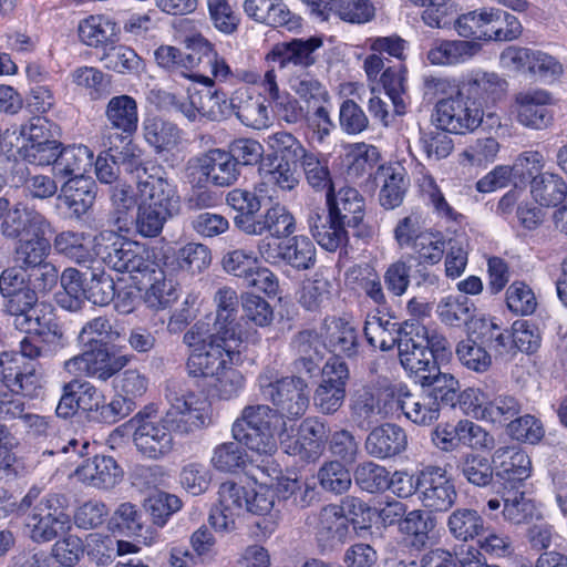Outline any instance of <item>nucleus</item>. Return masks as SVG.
<instances>
[{"label": "nucleus", "instance_id": "nucleus-1", "mask_svg": "<svg viewBox=\"0 0 567 567\" xmlns=\"http://www.w3.org/2000/svg\"><path fill=\"white\" fill-rule=\"evenodd\" d=\"M244 340L234 333L223 334L212 330L208 322H196L183 337V342L189 350L186 363L188 374L209 379L226 365L239 364L238 348Z\"/></svg>", "mask_w": 567, "mask_h": 567}, {"label": "nucleus", "instance_id": "nucleus-2", "mask_svg": "<svg viewBox=\"0 0 567 567\" xmlns=\"http://www.w3.org/2000/svg\"><path fill=\"white\" fill-rule=\"evenodd\" d=\"M66 508L64 495L41 496L37 487L30 488L18 505V512L25 516V526L35 543L51 542L70 529L71 520Z\"/></svg>", "mask_w": 567, "mask_h": 567}, {"label": "nucleus", "instance_id": "nucleus-3", "mask_svg": "<svg viewBox=\"0 0 567 567\" xmlns=\"http://www.w3.org/2000/svg\"><path fill=\"white\" fill-rule=\"evenodd\" d=\"M280 426H285V422L274 409L252 404L243 409L231 426V434L251 452L271 456L278 447L277 437L282 435Z\"/></svg>", "mask_w": 567, "mask_h": 567}, {"label": "nucleus", "instance_id": "nucleus-4", "mask_svg": "<svg viewBox=\"0 0 567 567\" xmlns=\"http://www.w3.org/2000/svg\"><path fill=\"white\" fill-rule=\"evenodd\" d=\"M35 336L29 334L20 341L19 352L0 353V380L6 386L21 391L23 396H35L40 375L37 359L43 355L44 348Z\"/></svg>", "mask_w": 567, "mask_h": 567}, {"label": "nucleus", "instance_id": "nucleus-5", "mask_svg": "<svg viewBox=\"0 0 567 567\" xmlns=\"http://www.w3.org/2000/svg\"><path fill=\"white\" fill-rule=\"evenodd\" d=\"M188 79L198 81L206 90H198L194 84L186 89V96L169 94V103L190 122L206 118L219 121L227 117V99L225 93L212 90L214 80L205 75H187Z\"/></svg>", "mask_w": 567, "mask_h": 567}, {"label": "nucleus", "instance_id": "nucleus-6", "mask_svg": "<svg viewBox=\"0 0 567 567\" xmlns=\"http://www.w3.org/2000/svg\"><path fill=\"white\" fill-rule=\"evenodd\" d=\"M262 398L274 404L281 419L301 417L309 405L308 384L299 377H285L272 380L269 375L259 377Z\"/></svg>", "mask_w": 567, "mask_h": 567}, {"label": "nucleus", "instance_id": "nucleus-7", "mask_svg": "<svg viewBox=\"0 0 567 567\" xmlns=\"http://www.w3.org/2000/svg\"><path fill=\"white\" fill-rule=\"evenodd\" d=\"M260 259L271 266H289L296 270H309L316 264V247L307 236H292L277 240L264 237L257 244Z\"/></svg>", "mask_w": 567, "mask_h": 567}, {"label": "nucleus", "instance_id": "nucleus-8", "mask_svg": "<svg viewBox=\"0 0 567 567\" xmlns=\"http://www.w3.org/2000/svg\"><path fill=\"white\" fill-rule=\"evenodd\" d=\"M167 399L169 408L166 412V421L176 431L187 434L212 424V404L205 395L168 389Z\"/></svg>", "mask_w": 567, "mask_h": 567}, {"label": "nucleus", "instance_id": "nucleus-9", "mask_svg": "<svg viewBox=\"0 0 567 567\" xmlns=\"http://www.w3.org/2000/svg\"><path fill=\"white\" fill-rule=\"evenodd\" d=\"M101 236L107 240L114 238L103 252V261L110 268L118 272H127L133 278H137V275L145 277L146 272L154 270L157 261L154 258V252L144 244L120 238L112 231Z\"/></svg>", "mask_w": 567, "mask_h": 567}, {"label": "nucleus", "instance_id": "nucleus-10", "mask_svg": "<svg viewBox=\"0 0 567 567\" xmlns=\"http://www.w3.org/2000/svg\"><path fill=\"white\" fill-rule=\"evenodd\" d=\"M483 115V110L476 101L460 92L454 97L443 99L436 103L433 122L444 132L465 134L481 125Z\"/></svg>", "mask_w": 567, "mask_h": 567}, {"label": "nucleus", "instance_id": "nucleus-11", "mask_svg": "<svg viewBox=\"0 0 567 567\" xmlns=\"http://www.w3.org/2000/svg\"><path fill=\"white\" fill-rule=\"evenodd\" d=\"M131 423L135 426L133 441L145 457L158 460L167 455L174 446L172 432L165 417H157L154 410L138 412Z\"/></svg>", "mask_w": 567, "mask_h": 567}, {"label": "nucleus", "instance_id": "nucleus-12", "mask_svg": "<svg viewBox=\"0 0 567 567\" xmlns=\"http://www.w3.org/2000/svg\"><path fill=\"white\" fill-rule=\"evenodd\" d=\"M137 204H145L174 213L179 204L176 186L168 181L161 166H143L136 169Z\"/></svg>", "mask_w": 567, "mask_h": 567}, {"label": "nucleus", "instance_id": "nucleus-13", "mask_svg": "<svg viewBox=\"0 0 567 567\" xmlns=\"http://www.w3.org/2000/svg\"><path fill=\"white\" fill-rule=\"evenodd\" d=\"M425 326L415 320L405 321L401 324L399 338V359L403 369L413 375L416 382L433 367L436 362L433 360V353L426 348Z\"/></svg>", "mask_w": 567, "mask_h": 567}, {"label": "nucleus", "instance_id": "nucleus-14", "mask_svg": "<svg viewBox=\"0 0 567 567\" xmlns=\"http://www.w3.org/2000/svg\"><path fill=\"white\" fill-rule=\"evenodd\" d=\"M128 362V355L112 353L106 346L100 344L66 360L64 369L73 375L85 374L106 382L124 369Z\"/></svg>", "mask_w": 567, "mask_h": 567}, {"label": "nucleus", "instance_id": "nucleus-15", "mask_svg": "<svg viewBox=\"0 0 567 567\" xmlns=\"http://www.w3.org/2000/svg\"><path fill=\"white\" fill-rule=\"evenodd\" d=\"M417 498L430 512H446L457 498V492L445 468L427 465L419 472Z\"/></svg>", "mask_w": 567, "mask_h": 567}, {"label": "nucleus", "instance_id": "nucleus-16", "mask_svg": "<svg viewBox=\"0 0 567 567\" xmlns=\"http://www.w3.org/2000/svg\"><path fill=\"white\" fill-rule=\"evenodd\" d=\"M190 183L209 181L216 186H229L237 181L239 172L233 156L219 148L210 150L187 163Z\"/></svg>", "mask_w": 567, "mask_h": 567}, {"label": "nucleus", "instance_id": "nucleus-17", "mask_svg": "<svg viewBox=\"0 0 567 567\" xmlns=\"http://www.w3.org/2000/svg\"><path fill=\"white\" fill-rule=\"evenodd\" d=\"M247 487L233 481L220 484L218 488V502L212 509L209 523L224 533L236 529L238 520L247 509Z\"/></svg>", "mask_w": 567, "mask_h": 567}, {"label": "nucleus", "instance_id": "nucleus-18", "mask_svg": "<svg viewBox=\"0 0 567 567\" xmlns=\"http://www.w3.org/2000/svg\"><path fill=\"white\" fill-rule=\"evenodd\" d=\"M393 396L390 389H381L370 384H361L351 393L350 410L353 422L367 429L373 422L385 419L390 412L389 398Z\"/></svg>", "mask_w": 567, "mask_h": 567}, {"label": "nucleus", "instance_id": "nucleus-19", "mask_svg": "<svg viewBox=\"0 0 567 567\" xmlns=\"http://www.w3.org/2000/svg\"><path fill=\"white\" fill-rule=\"evenodd\" d=\"M348 378V367L338 358L331 359L324 364L322 380L313 395L315 405L322 413H334L341 408L346 398Z\"/></svg>", "mask_w": 567, "mask_h": 567}, {"label": "nucleus", "instance_id": "nucleus-20", "mask_svg": "<svg viewBox=\"0 0 567 567\" xmlns=\"http://www.w3.org/2000/svg\"><path fill=\"white\" fill-rule=\"evenodd\" d=\"M231 114L244 125L256 130L267 127L270 122L265 99L247 87L235 90L227 101V116Z\"/></svg>", "mask_w": 567, "mask_h": 567}, {"label": "nucleus", "instance_id": "nucleus-21", "mask_svg": "<svg viewBox=\"0 0 567 567\" xmlns=\"http://www.w3.org/2000/svg\"><path fill=\"white\" fill-rule=\"evenodd\" d=\"M482 44L467 39H436L426 52V60L432 65L456 66L465 64L477 56L482 51Z\"/></svg>", "mask_w": 567, "mask_h": 567}, {"label": "nucleus", "instance_id": "nucleus-22", "mask_svg": "<svg viewBox=\"0 0 567 567\" xmlns=\"http://www.w3.org/2000/svg\"><path fill=\"white\" fill-rule=\"evenodd\" d=\"M49 219L33 208L22 204H8L3 221L0 223V233L7 239H22L33 233L48 228Z\"/></svg>", "mask_w": 567, "mask_h": 567}, {"label": "nucleus", "instance_id": "nucleus-23", "mask_svg": "<svg viewBox=\"0 0 567 567\" xmlns=\"http://www.w3.org/2000/svg\"><path fill=\"white\" fill-rule=\"evenodd\" d=\"M73 475L86 486L110 489L121 482L123 472L113 457L95 455L79 465Z\"/></svg>", "mask_w": 567, "mask_h": 567}, {"label": "nucleus", "instance_id": "nucleus-24", "mask_svg": "<svg viewBox=\"0 0 567 567\" xmlns=\"http://www.w3.org/2000/svg\"><path fill=\"white\" fill-rule=\"evenodd\" d=\"M315 535L323 549L342 545L349 535V519L343 507L336 504L323 506L317 515Z\"/></svg>", "mask_w": 567, "mask_h": 567}, {"label": "nucleus", "instance_id": "nucleus-25", "mask_svg": "<svg viewBox=\"0 0 567 567\" xmlns=\"http://www.w3.org/2000/svg\"><path fill=\"white\" fill-rule=\"evenodd\" d=\"M13 326L27 334L41 338L43 342L62 337L54 307L47 302H38L22 317L13 319Z\"/></svg>", "mask_w": 567, "mask_h": 567}, {"label": "nucleus", "instance_id": "nucleus-26", "mask_svg": "<svg viewBox=\"0 0 567 567\" xmlns=\"http://www.w3.org/2000/svg\"><path fill=\"white\" fill-rule=\"evenodd\" d=\"M327 204L331 219L347 227H357L364 217V199L355 188L327 192Z\"/></svg>", "mask_w": 567, "mask_h": 567}, {"label": "nucleus", "instance_id": "nucleus-27", "mask_svg": "<svg viewBox=\"0 0 567 567\" xmlns=\"http://www.w3.org/2000/svg\"><path fill=\"white\" fill-rule=\"evenodd\" d=\"M322 45L321 38L311 37L309 39H293L288 42L276 44L270 52L267 53L268 62L278 63L284 69L289 63L301 66H310L316 62L315 51Z\"/></svg>", "mask_w": 567, "mask_h": 567}, {"label": "nucleus", "instance_id": "nucleus-28", "mask_svg": "<svg viewBox=\"0 0 567 567\" xmlns=\"http://www.w3.org/2000/svg\"><path fill=\"white\" fill-rule=\"evenodd\" d=\"M243 225V233L251 236L274 237L277 240L287 238L296 231V220L292 214L282 205L276 204L258 217L256 223Z\"/></svg>", "mask_w": 567, "mask_h": 567}, {"label": "nucleus", "instance_id": "nucleus-29", "mask_svg": "<svg viewBox=\"0 0 567 567\" xmlns=\"http://www.w3.org/2000/svg\"><path fill=\"white\" fill-rule=\"evenodd\" d=\"M406 445L405 432L391 423L374 427L368 434L364 443L367 453L380 460L399 455L406 449Z\"/></svg>", "mask_w": 567, "mask_h": 567}, {"label": "nucleus", "instance_id": "nucleus-30", "mask_svg": "<svg viewBox=\"0 0 567 567\" xmlns=\"http://www.w3.org/2000/svg\"><path fill=\"white\" fill-rule=\"evenodd\" d=\"M52 234V225H49L48 228H42L18 240L13 249L17 265L22 269L30 270L45 262L51 251L50 236Z\"/></svg>", "mask_w": 567, "mask_h": 567}, {"label": "nucleus", "instance_id": "nucleus-31", "mask_svg": "<svg viewBox=\"0 0 567 567\" xmlns=\"http://www.w3.org/2000/svg\"><path fill=\"white\" fill-rule=\"evenodd\" d=\"M496 475L508 482H522L530 476L529 456L518 446H501L492 456Z\"/></svg>", "mask_w": 567, "mask_h": 567}, {"label": "nucleus", "instance_id": "nucleus-32", "mask_svg": "<svg viewBox=\"0 0 567 567\" xmlns=\"http://www.w3.org/2000/svg\"><path fill=\"white\" fill-rule=\"evenodd\" d=\"M398 406L410 421L420 425H429L440 416V402L431 393L414 394L401 388Z\"/></svg>", "mask_w": 567, "mask_h": 567}, {"label": "nucleus", "instance_id": "nucleus-33", "mask_svg": "<svg viewBox=\"0 0 567 567\" xmlns=\"http://www.w3.org/2000/svg\"><path fill=\"white\" fill-rule=\"evenodd\" d=\"M216 305V318L212 330L219 331L220 333L230 334L246 339L247 336L243 330L241 322L236 320L239 299L235 289L230 287L219 288L214 296Z\"/></svg>", "mask_w": 567, "mask_h": 567}, {"label": "nucleus", "instance_id": "nucleus-34", "mask_svg": "<svg viewBox=\"0 0 567 567\" xmlns=\"http://www.w3.org/2000/svg\"><path fill=\"white\" fill-rule=\"evenodd\" d=\"M93 152L85 145H73L59 151L53 165L55 178L66 182L84 181L83 176L92 166Z\"/></svg>", "mask_w": 567, "mask_h": 567}, {"label": "nucleus", "instance_id": "nucleus-35", "mask_svg": "<svg viewBox=\"0 0 567 567\" xmlns=\"http://www.w3.org/2000/svg\"><path fill=\"white\" fill-rule=\"evenodd\" d=\"M327 348L337 355L353 357L358 352V334L352 324L341 318H327L321 327Z\"/></svg>", "mask_w": 567, "mask_h": 567}, {"label": "nucleus", "instance_id": "nucleus-36", "mask_svg": "<svg viewBox=\"0 0 567 567\" xmlns=\"http://www.w3.org/2000/svg\"><path fill=\"white\" fill-rule=\"evenodd\" d=\"M549 102V94L543 90L519 93L516 96L518 121L525 126L537 130L547 126L551 118L547 110Z\"/></svg>", "mask_w": 567, "mask_h": 567}, {"label": "nucleus", "instance_id": "nucleus-37", "mask_svg": "<svg viewBox=\"0 0 567 567\" xmlns=\"http://www.w3.org/2000/svg\"><path fill=\"white\" fill-rule=\"evenodd\" d=\"M105 118L109 125L126 136L136 132L138 126V109L136 100L127 94L115 95L105 106Z\"/></svg>", "mask_w": 567, "mask_h": 567}, {"label": "nucleus", "instance_id": "nucleus-38", "mask_svg": "<svg viewBox=\"0 0 567 567\" xmlns=\"http://www.w3.org/2000/svg\"><path fill=\"white\" fill-rule=\"evenodd\" d=\"M497 8H482L461 14L454 21V30L468 41L489 42V32L495 25Z\"/></svg>", "mask_w": 567, "mask_h": 567}, {"label": "nucleus", "instance_id": "nucleus-39", "mask_svg": "<svg viewBox=\"0 0 567 567\" xmlns=\"http://www.w3.org/2000/svg\"><path fill=\"white\" fill-rule=\"evenodd\" d=\"M321 334L313 331H302L295 339V347L298 353L296 369L313 375L319 370V364L328 351L327 344L321 341Z\"/></svg>", "mask_w": 567, "mask_h": 567}, {"label": "nucleus", "instance_id": "nucleus-40", "mask_svg": "<svg viewBox=\"0 0 567 567\" xmlns=\"http://www.w3.org/2000/svg\"><path fill=\"white\" fill-rule=\"evenodd\" d=\"M247 509L246 512L254 515L264 516L262 523H258V527L265 533L271 534L279 519V512L274 511L276 492L266 483L255 487H247Z\"/></svg>", "mask_w": 567, "mask_h": 567}, {"label": "nucleus", "instance_id": "nucleus-41", "mask_svg": "<svg viewBox=\"0 0 567 567\" xmlns=\"http://www.w3.org/2000/svg\"><path fill=\"white\" fill-rule=\"evenodd\" d=\"M150 282L144 295V302L154 310L159 311L171 307L177 300V291L172 280L166 275L158 262L155 264L154 270L146 272L145 277Z\"/></svg>", "mask_w": 567, "mask_h": 567}, {"label": "nucleus", "instance_id": "nucleus-42", "mask_svg": "<svg viewBox=\"0 0 567 567\" xmlns=\"http://www.w3.org/2000/svg\"><path fill=\"white\" fill-rule=\"evenodd\" d=\"M470 95L485 102L502 99L508 87L506 79L493 71L473 70L464 82Z\"/></svg>", "mask_w": 567, "mask_h": 567}, {"label": "nucleus", "instance_id": "nucleus-43", "mask_svg": "<svg viewBox=\"0 0 567 567\" xmlns=\"http://www.w3.org/2000/svg\"><path fill=\"white\" fill-rule=\"evenodd\" d=\"M55 251L79 265L97 262L94 258L90 236L85 233L64 230L59 233L53 240Z\"/></svg>", "mask_w": 567, "mask_h": 567}, {"label": "nucleus", "instance_id": "nucleus-44", "mask_svg": "<svg viewBox=\"0 0 567 567\" xmlns=\"http://www.w3.org/2000/svg\"><path fill=\"white\" fill-rule=\"evenodd\" d=\"M326 437L324 424L312 419H307L300 427V437L292 445L285 447L291 455H299L301 458H315L319 455L321 442Z\"/></svg>", "mask_w": 567, "mask_h": 567}, {"label": "nucleus", "instance_id": "nucleus-45", "mask_svg": "<svg viewBox=\"0 0 567 567\" xmlns=\"http://www.w3.org/2000/svg\"><path fill=\"white\" fill-rule=\"evenodd\" d=\"M530 193L542 206H556L567 196L565 179L555 173H542L530 182Z\"/></svg>", "mask_w": 567, "mask_h": 567}, {"label": "nucleus", "instance_id": "nucleus-46", "mask_svg": "<svg viewBox=\"0 0 567 567\" xmlns=\"http://www.w3.org/2000/svg\"><path fill=\"white\" fill-rule=\"evenodd\" d=\"M145 141L156 153L172 151L181 143V131L176 124L159 117L148 118L143 125Z\"/></svg>", "mask_w": 567, "mask_h": 567}, {"label": "nucleus", "instance_id": "nucleus-47", "mask_svg": "<svg viewBox=\"0 0 567 567\" xmlns=\"http://www.w3.org/2000/svg\"><path fill=\"white\" fill-rule=\"evenodd\" d=\"M363 331L367 341L374 348L388 351L395 344L399 347L401 326L390 319L378 315L368 316Z\"/></svg>", "mask_w": 567, "mask_h": 567}, {"label": "nucleus", "instance_id": "nucleus-48", "mask_svg": "<svg viewBox=\"0 0 567 567\" xmlns=\"http://www.w3.org/2000/svg\"><path fill=\"white\" fill-rule=\"evenodd\" d=\"M382 179L380 189V203L386 209H393L401 205L408 188L405 171L401 166L382 167L379 172Z\"/></svg>", "mask_w": 567, "mask_h": 567}, {"label": "nucleus", "instance_id": "nucleus-49", "mask_svg": "<svg viewBox=\"0 0 567 567\" xmlns=\"http://www.w3.org/2000/svg\"><path fill=\"white\" fill-rule=\"evenodd\" d=\"M502 501L504 503L503 516L512 524H528L542 516L534 501L524 492L508 491L503 495Z\"/></svg>", "mask_w": 567, "mask_h": 567}, {"label": "nucleus", "instance_id": "nucleus-50", "mask_svg": "<svg viewBox=\"0 0 567 567\" xmlns=\"http://www.w3.org/2000/svg\"><path fill=\"white\" fill-rule=\"evenodd\" d=\"M266 195L260 194L255 189V193H250L245 189H233L227 194L226 202L239 214L234 218L235 226L243 231V225L245 223H256L258 217L256 214L261 208V198ZM271 197V195H267Z\"/></svg>", "mask_w": 567, "mask_h": 567}, {"label": "nucleus", "instance_id": "nucleus-51", "mask_svg": "<svg viewBox=\"0 0 567 567\" xmlns=\"http://www.w3.org/2000/svg\"><path fill=\"white\" fill-rule=\"evenodd\" d=\"M118 33L116 23L105 16H90L79 25L81 40L90 47H99L115 40Z\"/></svg>", "mask_w": 567, "mask_h": 567}, {"label": "nucleus", "instance_id": "nucleus-52", "mask_svg": "<svg viewBox=\"0 0 567 567\" xmlns=\"http://www.w3.org/2000/svg\"><path fill=\"white\" fill-rule=\"evenodd\" d=\"M90 181L65 182L60 198L76 218L85 215L94 204L95 192Z\"/></svg>", "mask_w": 567, "mask_h": 567}, {"label": "nucleus", "instance_id": "nucleus-53", "mask_svg": "<svg viewBox=\"0 0 567 567\" xmlns=\"http://www.w3.org/2000/svg\"><path fill=\"white\" fill-rule=\"evenodd\" d=\"M447 528L458 540L467 542L484 532L483 517L472 508H457L447 518Z\"/></svg>", "mask_w": 567, "mask_h": 567}, {"label": "nucleus", "instance_id": "nucleus-54", "mask_svg": "<svg viewBox=\"0 0 567 567\" xmlns=\"http://www.w3.org/2000/svg\"><path fill=\"white\" fill-rule=\"evenodd\" d=\"M417 383L423 388H432L430 393L435 395L437 401L440 398L445 404L456 405L455 400L458 395L460 382L452 373L442 372L437 364L429 370Z\"/></svg>", "mask_w": 567, "mask_h": 567}, {"label": "nucleus", "instance_id": "nucleus-55", "mask_svg": "<svg viewBox=\"0 0 567 567\" xmlns=\"http://www.w3.org/2000/svg\"><path fill=\"white\" fill-rule=\"evenodd\" d=\"M115 284L112 277L101 268L87 267L85 270V299L97 306L113 301Z\"/></svg>", "mask_w": 567, "mask_h": 567}, {"label": "nucleus", "instance_id": "nucleus-56", "mask_svg": "<svg viewBox=\"0 0 567 567\" xmlns=\"http://www.w3.org/2000/svg\"><path fill=\"white\" fill-rule=\"evenodd\" d=\"M101 61L107 70L120 74H137L144 70L142 58L126 45L110 48L104 52Z\"/></svg>", "mask_w": 567, "mask_h": 567}, {"label": "nucleus", "instance_id": "nucleus-57", "mask_svg": "<svg viewBox=\"0 0 567 567\" xmlns=\"http://www.w3.org/2000/svg\"><path fill=\"white\" fill-rule=\"evenodd\" d=\"M60 280L64 292L58 295V303L70 311L79 310L82 298H85V271L66 268Z\"/></svg>", "mask_w": 567, "mask_h": 567}, {"label": "nucleus", "instance_id": "nucleus-58", "mask_svg": "<svg viewBox=\"0 0 567 567\" xmlns=\"http://www.w3.org/2000/svg\"><path fill=\"white\" fill-rule=\"evenodd\" d=\"M346 281L359 288L377 305L385 303V295L378 274L369 266H354L346 274Z\"/></svg>", "mask_w": 567, "mask_h": 567}, {"label": "nucleus", "instance_id": "nucleus-59", "mask_svg": "<svg viewBox=\"0 0 567 567\" xmlns=\"http://www.w3.org/2000/svg\"><path fill=\"white\" fill-rule=\"evenodd\" d=\"M8 138L10 146H18L20 138L22 144H42L53 140L49 122L43 117H33L25 124L6 130L4 141Z\"/></svg>", "mask_w": 567, "mask_h": 567}, {"label": "nucleus", "instance_id": "nucleus-60", "mask_svg": "<svg viewBox=\"0 0 567 567\" xmlns=\"http://www.w3.org/2000/svg\"><path fill=\"white\" fill-rule=\"evenodd\" d=\"M174 213L137 204L136 216L132 224L135 233L143 238H154L161 235L164 225L173 216Z\"/></svg>", "mask_w": 567, "mask_h": 567}, {"label": "nucleus", "instance_id": "nucleus-61", "mask_svg": "<svg viewBox=\"0 0 567 567\" xmlns=\"http://www.w3.org/2000/svg\"><path fill=\"white\" fill-rule=\"evenodd\" d=\"M331 298L332 284L327 278L315 276L303 281L298 301L305 309L316 311L327 307Z\"/></svg>", "mask_w": 567, "mask_h": 567}, {"label": "nucleus", "instance_id": "nucleus-62", "mask_svg": "<svg viewBox=\"0 0 567 567\" xmlns=\"http://www.w3.org/2000/svg\"><path fill=\"white\" fill-rule=\"evenodd\" d=\"M308 184L317 189H332V179L328 159L319 154L306 151L298 161Z\"/></svg>", "mask_w": 567, "mask_h": 567}, {"label": "nucleus", "instance_id": "nucleus-63", "mask_svg": "<svg viewBox=\"0 0 567 567\" xmlns=\"http://www.w3.org/2000/svg\"><path fill=\"white\" fill-rule=\"evenodd\" d=\"M111 219L113 225L120 231H128L132 224L131 212L136 200L128 185L118 184L112 189L111 194Z\"/></svg>", "mask_w": 567, "mask_h": 567}, {"label": "nucleus", "instance_id": "nucleus-64", "mask_svg": "<svg viewBox=\"0 0 567 567\" xmlns=\"http://www.w3.org/2000/svg\"><path fill=\"white\" fill-rule=\"evenodd\" d=\"M433 524L427 515L421 509H413L405 514L400 522L399 530L410 539L413 547L421 549L429 540V533Z\"/></svg>", "mask_w": 567, "mask_h": 567}]
</instances>
